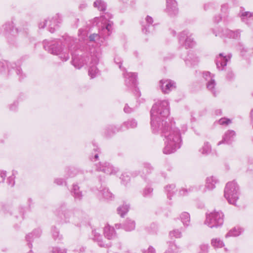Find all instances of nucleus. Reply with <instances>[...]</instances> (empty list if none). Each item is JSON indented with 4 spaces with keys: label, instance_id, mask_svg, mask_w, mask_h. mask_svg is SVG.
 <instances>
[{
    "label": "nucleus",
    "instance_id": "1",
    "mask_svg": "<svg viewBox=\"0 0 253 253\" xmlns=\"http://www.w3.org/2000/svg\"><path fill=\"white\" fill-rule=\"evenodd\" d=\"M238 195L239 187L236 182L231 181L227 183L224 190V197L229 203L236 206Z\"/></svg>",
    "mask_w": 253,
    "mask_h": 253
},
{
    "label": "nucleus",
    "instance_id": "2",
    "mask_svg": "<svg viewBox=\"0 0 253 253\" xmlns=\"http://www.w3.org/2000/svg\"><path fill=\"white\" fill-rule=\"evenodd\" d=\"M223 214L220 211H213L206 216L205 224L211 228L221 225L223 223Z\"/></svg>",
    "mask_w": 253,
    "mask_h": 253
},
{
    "label": "nucleus",
    "instance_id": "3",
    "mask_svg": "<svg viewBox=\"0 0 253 253\" xmlns=\"http://www.w3.org/2000/svg\"><path fill=\"white\" fill-rule=\"evenodd\" d=\"M161 83L162 84L161 87L164 92L165 93H168L169 92L171 89L174 88L175 86H174L173 84H172L170 81L168 80H162L161 81Z\"/></svg>",
    "mask_w": 253,
    "mask_h": 253
},
{
    "label": "nucleus",
    "instance_id": "4",
    "mask_svg": "<svg viewBox=\"0 0 253 253\" xmlns=\"http://www.w3.org/2000/svg\"><path fill=\"white\" fill-rule=\"evenodd\" d=\"M104 235L108 239H111L115 236L114 229L109 225L104 228Z\"/></svg>",
    "mask_w": 253,
    "mask_h": 253
},
{
    "label": "nucleus",
    "instance_id": "5",
    "mask_svg": "<svg viewBox=\"0 0 253 253\" xmlns=\"http://www.w3.org/2000/svg\"><path fill=\"white\" fill-rule=\"evenodd\" d=\"M216 183V180L215 178L213 176L211 175L207 178L206 186L208 189L211 190L215 187Z\"/></svg>",
    "mask_w": 253,
    "mask_h": 253
},
{
    "label": "nucleus",
    "instance_id": "6",
    "mask_svg": "<svg viewBox=\"0 0 253 253\" xmlns=\"http://www.w3.org/2000/svg\"><path fill=\"white\" fill-rule=\"evenodd\" d=\"M180 219L184 226H187L189 225L190 218L188 213L184 212L180 215Z\"/></svg>",
    "mask_w": 253,
    "mask_h": 253
},
{
    "label": "nucleus",
    "instance_id": "7",
    "mask_svg": "<svg viewBox=\"0 0 253 253\" xmlns=\"http://www.w3.org/2000/svg\"><path fill=\"white\" fill-rule=\"evenodd\" d=\"M241 233L240 229L239 228H234L231 230L226 235L225 237L227 238L231 236H239Z\"/></svg>",
    "mask_w": 253,
    "mask_h": 253
},
{
    "label": "nucleus",
    "instance_id": "8",
    "mask_svg": "<svg viewBox=\"0 0 253 253\" xmlns=\"http://www.w3.org/2000/svg\"><path fill=\"white\" fill-rule=\"evenodd\" d=\"M211 244L214 248H220L224 246L223 242L218 238L213 239L211 240Z\"/></svg>",
    "mask_w": 253,
    "mask_h": 253
},
{
    "label": "nucleus",
    "instance_id": "9",
    "mask_svg": "<svg viewBox=\"0 0 253 253\" xmlns=\"http://www.w3.org/2000/svg\"><path fill=\"white\" fill-rule=\"evenodd\" d=\"M125 229L126 231H131L135 228V223L133 221L128 220L125 224Z\"/></svg>",
    "mask_w": 253,
    "mask_h": 253
},
{
    "label": "nucleus",
    "instance_id": "10",
    "mask_svg": "<svg viewBox=\"0 0 253 253\" xmlns=\"http://www.w3.org/2000/svg\"><path fill=\"white\" fill-rule=\"evenodd\" d=\"M129 207L126 205H124L122 207H120L118 209V212L119 214L121 216H123L125 214H126L128 211Z\"/></svg>",
    "mask_w": 253,
    "mask_h": 253
},
{
    "label": "nucleus",
    "instance_id": "11",
    "mask_svg": "<svg viewBox=\"0 0 253 253\" xmlns=\"http://www.w3.org/2000/svg\"><path fill=\"white\" fill-rule=\"evenodd\" d=\"M73 192L76 198L80 199L82 196L81 193L79 191V187L77 185H74L73 188Z\"/></svg>",
    "mask_w": 253,
    "mask_h": 253
},
{
    "label": "nucleus",
    "instance_id": "12",
    "mask_svg": "<svg viewBox=\"0 0 253 253\" xmlns=\"http://www.w3.org/2000/svg\"><path fill=\"white\" fill-rule=\"evenodd\" d=\"M169 235L171 238L175 237L176 238H178L181 236V233L179 231L177 230H174L170 232Z\"/></svg>",
    "mask_w": 253,
    "mask_h": 253
},
{
    "label": "nucleus",
    "instance_id": "13",
    "mask_svg": "<svg viewBox=\"0 0 253 253\" xmlns=\"http://www.w3.org/2000/svg\"><path fill=\"white\" fill-rule=\"evenodd\" d=\"M104 197L107 199H110L112 197V194L108 190V189H104L103 192Z\"/></svg>",
    "mask_w": 253,
    "mask_h": 253
},
{
    "label": "nucleus",
    "instance_id": "14",
    "mask_svg": "<svg viewBox=\"0 0 253 253\" xmlns=\"http://www.w3.org/2000/svg\"><path fill=\"white\" fill-rule=\"evenodd\" d=\"M200 248L202 250V252L201 253H206L208 250V246L207 245L203 244L200 246Z\"/></svg>",
    "mask_w": 253,
    "mask_h": 253
},
{
    "label": "nucleus",
    "instance_id": "15",
    "mask_svg": "<svg viewBox=\"0 0 253 253\" xmlns=\"http://www.w3.org/2000/svg\"><path fill=\"white\" fill-rule=\"evenodd\" d=\"M14 178L13 176H10L8 178V182L9 185H10L11 186H13L14 184Z\"/></svg>",
    "mask_w": 253,
    "mask_h": 253
},
{
    "label": "nucleus",
    "instance_id": "16",
    "mask_svg": "<svg viewBox=\"0 0 253 253\" xmlns=\"http://www.w3.org/2000/svg\"><path fill=\"white\" fill-rule=\"evenodd\" d=\"M220 123L221 125H228L231 123V121L229 119H222L220 120Z\"/></svg>",
    "mask_w": 253,
    "mask_h": 253
},
{
    "label": "nucleus",
    "instance_id": "17",
    "mask_svg": "<svg viewBox=\"0 0 253 253\" xmlns=\"http://www.w3.org/2000/svg\"><path fill=\"white\" fill-rule=\"evenodd\" d=\"M153 191V189L151 188H147L145 189L144 192V195L146 196L149 194H150Z\"/></svg>",
    "mask_w": 253,
    "mask_h": 253
},
{
    "label": "nucleus",
    "instance_id": "18",
    "mask_svg": "<svg viewBox=\"0 0 253 253\" xmlns=\"http://www.w3.org/2000/svg\"><path fill=\"white\" fill-rule=\"evenodd\" d=\"M53 253H64V251L58 248H54L53 249Z\"/></svg>",
    "mask_w": 253,
    "mask_h": 253
},
{
    "label": "nucleus",
    "instance_id": "19",
    "mask_svg": "<svg viewBox=\"0 0 253 253\" xmlns=\"http://www.w3.org/2000/svg\"><path fill=\"white\" fill-rule=\"evenodd\" d=\"M122 180H126L128 181L129 179V178L127 175H122V177L120 178Z\"/></svg>",
    "mask_w": 253,
    "mask_h": 253
},
{
    "label": "nucleus",
    "instance_id": "20",
    "mask_svg": "<svg viewBox=\"0 0 253 253\" xmlns=\"http://www.w3.org/2000/svg\"><path fill=\"white\" fill-rule=\"evenodd\" d=\"M148 250L149 253H155V250L152 247H150Z\"/></svg>",
    "mask_w": 253,
    "mask_h": 253
},
{
    "label": "nucleus",
    "instance_id": "21",
    "mask_svg": "<svg viewBox=\"0 0 253 253\" xmlns=\"http://www.w3.org/2000/svg\"><path fill=\"white\" fill-rule=\"evenodd\" d=\"M187 193V191L186 190H182L180 191V194L183 196L186 195Z\"/></svg>",
    "mask_w": 253,
    "mask_h": 253
},
{
    "label": "nucleus",
    "instance_id": "22",
    "mask_svg": "<svg viewBox=\"0 0 253 253\" xmlns=\"http://www.w3.org/2000/svg\"><path fill=\"white\" fill-rule=\"evenodd\" d=\"M97 35H94V34L92 35H90V36H89V39H90V41H94V40L95 38L96 37H97Z\"/></svg>",
    "mask_w": 253,
    "mask_h": 253
},
{
    "label": "nucleus",
    "instance_id": "23",
    "mask_svg": "<svg viewBox=\"0 0 253 253\" xmlns=\"http://www.w3.org/2000/svg\"><path fill=\"white\" fill-rule=\"evenodd\" d=\"M4 179V177L3 175H0V183L3 181Z\"/></svg>",
    "mask_w": 253,
    "mask_h": 253
},
{
    "label": "nucleus",
    "instance_id": "24",
    "mask_svg": "<svg viewBox=\"0 0 253 253\" xmlns=\"http://www.w3.org/2000/svg\"><path fill=\"white\" fill-rule=\"evenodd\" d=\"M98 155H96L95 156V159H97V158H98Z\"/></svg>",
    "mask_w": 253,
    "mask_h": 253
},
{
    "label": "nucleus",
    "instance_id": "25",
    "mask_svg": "<svg viewBox=\"0 0 253 253\" xmlns=\"http://www.w3.org/2000/svg\"><path fill=\"white\" fill-rule=\"evenodd\" d=\"M97 2H98L97 1L95 2H94V5H96L97 4Z\"/></svg>",
    "mask_w": 253,
    "mask_h": 253
},
{
    "label": "nucleus",
    "instance_id": "26",
    "mask_svg": "<svg viewBox=\"0 0 253 253\" xmlns=\"http://www.w3.org/2000/svg\"><path fill=\"white\" fill-rule=\"evenodd\" d=\"M208 87H210V84H209L208 85Z\"/></svg>",
    "mask_w": 253,
    "mask_h": 253
},
{
    "label": "nucleus",
    "instance_id": "27",
    "mask_svg": "<svg viewBox=\"0 0 253 253\" xmlns=\"http://www.w3.org/2000/svg\"><path fill=\"white\" fill-rule=\"evenodd\" d=\"M100 246H104V245H102V244H100Z\"/></svg>",
    "mask_w": 253,
    "mask_h": 253
},
{
    "label": "nucleus",
    "instance_id": "28",
    "mask_svg": "<svg viewBox=\"0 0 253 253\" xmlns=\"http://www.w3.org/2000/svg\"><path fill=\"white\" fill-rule=\"evenodd\" d=\"M166 253H169H169H168V252H166Z\"/></svg>",
    "mask_w": 253,
    "mask_h": 253
}]
</instances>
